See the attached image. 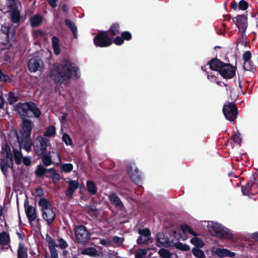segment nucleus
<instances>
[{
	"instance_id": "obj_1",
	"label": "nucleus",
	"mask_w": 258,
	"mask_h": 258,
	"mask_svg": "<svg viewBox=\"0 0 258 258\" xmlns=\"http://www.w3.org/2000/svg\"><path fill=\"white\" fill-rule=\"evenodd\" d=\"M15 108L23 118L20 135L17 136L18 141L21 148H23L27 151H29L32 145L30 139L32 130V122L24 118L30 117L31 112L35 117H38L40 115V111L33 102L19 103L16 106Z\"/></svg>"
},
{
	"instance_id": "obj_2",
	"label": "nucleus",
	"mask_w": 258,
	"mask_h": 258,
	"mask_svg": "<svg viewBox=\"0 0 258 258\" xmlns=\"http://www.w3.org/2000/svg\"><path fill=\"white\" fill-rule=\"evenodd\" d=\"M51 77L57 84H61L70 78L79 76L78 69L76 65L69 60H64L51 70Z\"/></svg>"
},
{
	"instance_id": "obj_3",
	"label": "nucleus",
	"mask_w": 258,
	"mask_h": 258,
	"mask_svg": "<svg viewBox=\"0 0 258 258\" xmlns=\"http://www.w3.org/2000/svg\"><path fill=\"white\" fill-rule=\"evenodd\" d=\"M173 234V238H168L162 232H159L157 234V245L169 248V251L163 248L159 250V254L163 258H177V255L175 253L177 251V239L176 237V232H174Z\"/></svg>"
},
{
	"instance_id": "obj_4",
	"label": "nucleus",
	"mask_w": 258,
	"mask_h": 258,
	"mask_svg": "<svg viewBox=\"0 0 258 258\" xmlns=\"http://www.w3.org/2000/svg\"><path fill=\"white\" fill-rule=\"evenodd\" d=\"M207 226L209 232L214 236L228 240L231 239L233 237L230 230L219 223L208 221Z\"/></svg>"
},
{
	"instance_id": "obj_5",
	"label": "nucleus",
	"mask_w": 258,
	"mask_h": 258,
	"mask_svg": "<svg viewBox=\"0 0 258 258\" xmlns=\"http://www.w3.org/2000/svg\"><path fill=\"white\" fill-rule=\"evenodd\" d=\"M180 231L182 234L180 233V236L178 235V239L183 240H186L187 238V234H189L195 237L190 240L191 244L195 246V247L202 248L204 246V242L197 236L200 234L194 231L189 226L186 225H182L180 226Z\"/></svg>"
},
{
	"instance_id": "obj_6",
	"label": "nucleus",
	"mask_w": 258,
	"mask_h": 258,
	"mask_svg": "<svg viewBox=\"0 0 258 258\" xmlns=\"http://www.w3.org/2000/svg\"><path fill=\"white\" fill-rule=\"evenodd\" d=\"M38 205L41 208L42 217L47 223H51L55 217V212L51 204L45 199H40Z\"/></svg>"
},
{
	"instance_id": "obj_7",
	"label": "nucleus",
	"mask_w": 258,
	"mask_h": 258,
	"mask_svg": "<svg viewBox=\"0 0 258 258\" xmlns=\"http://www.w3.org/2000/svg\"><path fill=\"white\" fill-rule=\"evenodd\" d=\"M223 112L225 118L231 122H233L237 118L238 111L233 103H226L223 106Z\"/></svg>"
},
{
	"instance_id": "obj_8",
	"label": "nucleus",
	"mask_w": 258,
	"mask_h": 258,
	"mask_svg": "<svg viewBox=\"0 0 258 258\" xmlns=\"http://www.w3.org/2000/svg\"><path fill=\"white\" fill-rule=\"evenodd\" d=\"M94 42L97 46L107 47L111 43V38L109 36V32H101L94 38Z\"/></svg>"
},
{
	"instance_id": "obj_9",
	"label": "nucleus",
	"mask_w": 258,
	"mask_h": 258,
	"mask_svg": "<svg viewBox=\"0 0 258 258\" xmlns=\"http://www.w3.org/2000/svg\"><path fill=\"white\" fill-rule=\"evenodd\" d=\"M76 238L77 240L81 243H86L89 239V233L85 227L79 225L75 228Z\"/></svg>"
},
{
	"instance_id": "obj_10",
	"label": "nucleus",
	"mask_w": 258,
	"mask_h": 258,
	"mask_svg": "<svg viewBox=\"0 0 258 258\" xmlns=\"http://www.w3.org/2000/svg\"><path fill=\"white\" fill-rule=\"evenodd\" d=\"M233 21L238 29L239 32L242 34V37L244 36L247 27V18L245 15H238L233 18Z\"/></svg>"
},
{
	"instance_id": "obj_11",
	"label": "nucleus",
	"mask_w": 258,
	"mask_h": 258,
	"mask_svg": "<svg viewBox=\"0 0 258 258\" xmlns=\"http://www.w3.org/2000/svg\"><path fill=\"white\" fill-rule=\"evenodd\" d=\"M4 153L6 155V161H2L0 165L2 171L5 173L7 171L8 168H12L13 166L12 155L11 149L8 146H5Z\"/></svg>"
},
{
	"instance_id": "obj_12",
	"label": "nucleus",
	"mask_w": 258,
	"mask_h": 258,
	"mask_svg": "<svg viewBox=\"0 0 258 258\" xmlns=\"http://www.w3.org/2000/svg\"><path fill=\"white\" fill-rule=\"evenodd\" d=\"M235 67L228 63H224L219 74L224 79H229L235 75Z\"/></svg>"
},
{
	"instance_id": "obj_13",
	"label": "nucleus",
	"mask_w": 258,
	"mask_h": 258,
	"mask_svg": "<svg viewBox=\"0 0 258 258\" xmlns=\"http://www.w3.org/2000/svg\"><path fill=\"white\" fill-rule=\"evenodd\" d=\"M224 63L218 59L213 58L211 59L207 65L202 67V69L203 71H207L209 67L210 70L219 73Z\"/></svg>"
},
{
	"instance_id": "obj_14",
	"label": "nucleus",
	"mask_w": 258,
	"mask_h": 258,
	"mask_svg": "<svg viewBox=\"0 0 258 258\" xmlns=\"http://www.w3.org/2000/svg\"><path fill=\"white\" fill-rule=\"evenodd\" d=\"M212 251L219 257L226 256L234 257L236 255L235 252L231 251L228 249L220 247H213L212 249Z\"/></svg>"
},
{
	"instance_id": "obj_15",
	"label": "nucleus",
	"mask_w": 258,
	"mask_h": 258,
	"mask_svg": "<svg viewBox=\"0 0 258 258\" xmlns=\"http://www.w3.org/2000/svg\"><path fill=\"white\" fill-rule=\"evenodd\" d=\"M140 236L137 239L139 244H148L151 242V233L148 229H143L139 230Z\"/></svg>"
},
{
	"instance_id": "obj_16",
	"label": "nucleus",
	"mask_w": 258,
	"mask_h": 258,
	"mask_svg": "<svg viewBox=\"0 0 258 258\" xmlns=\"http://www.w3.org/2000/svg\"><path fill=\"white\" fill-rule=\"evenodd\" d=\"M28 66L30 71L32 72L40 71L43 68V63L41 60L35 58L30 59Z\"/></svg>"
},
{
	"instance_id": "obj_17",
	"label": "nucleus",
	"mask_w": 258,
	"mask_h": 258,
	"mask_svg": "<svg viewBox=\"0 0 258 258\" xmlns=\"http://www.w3.org/2000/svg\"><path fill=\"white\" fill-rule=\"evenodd\" d=\"M128 174L132 180L136 181L139 178V172L134 164H130L127 167Z\"/></svg>"
},
{
	"instance_id": "obj_18",
	"label": "nucleus",
	"mask_w": 258,
	"mask_h": 258,
	"mask_svg": "<svg viewBox=\"0 0 258 258\" xmlns=\"http://www.w3.org/2000/svg\"><path fill=\"white\" fill-rule=\"evenodd\" d=\"M68 182L69 184V187L66 191V195L68 197H71L79 187V183L76 180H72L71 179H69Z\"/></svg>"
},
{
	"instance_id": "obj_19",
	"label": "nucleus",
	"mask_w": 258,
	"mask_h": 258,
	"mask_svg": "<svg viewBox=\"0 0 258 258\" xmlns=\"http://www.w3.org/2000/svg\"><path fill=\"white\" fill-rule=\"evenodd\" d=\"M109 200L112 205L115 206L116 208L122 209L123 205L118 197L115 194H112L109 196Z\"/></svg>"
},
{
	"instance_id": "obj_20",
	"label": "nucleus",
	"mask_w": 258,
	"mask_h": 258,
	"mask_svg": "<svg viewBox=\"0 0 258 258\" xmlns=\"http://www.w3.org/2000/svg\"><path fill=\"white\" fill-rule=\"evenodd\" d=\"M80 253L83 255H87L94 258L99 256V254L96 249L92 247H88L82 249L80 252Z\"/></svg>"
},
{
	"instance_id": "obj_21",
	"label": "nucleus",
	"mask_w": 258,
	"mask_h": 258,
	"mask_svg": "<svg viewBox=\"0 0 258 258\" xmlns=\"http://www.w3.org/2000/svg\"><path fill=\"white\" fill-rule=\"evenodd\" d=\"M25 211L29 221H33L36 218L35 209L31 206H25Z\"/></svg>"
},
{
	"instance_id": "obj_22",
	"label": "nucleus",
	"mask_w": 258,
	"mask_h": 258,
	"mask_svg": "<svg viewBox=\"0 0 258 258\" xmlns=\"http://www.w3.org/2000/svg\"><path fill=\"white\" fill-rule=\"evenodd\" d=\"M38 139L40 143L39 147V151L41 152V154H43L46 153L47 147L49 145V140L42 137H39Z\"/></svg>"
},
{
	"instance_id": "obj_23",
	"label": "nucleus",
	"mask_w": 258,
	"mask_h": 258,
	"mask_svg": "<svg viewBox=\"0 0 258 258\" xmlns=\"http://www.w3.org/2000/svg\"><path fill=\"white\" fill-rule=\"evenodd\" d=\"M65 23L71 29L74 36V38L76 39L77 38V29L74 23L69 19L66 20Z\"/></svg>"
},
{
	"instance_id": "obj_24",
	"label": "nucleus",
	"mask_w": 258,
	"mask_h": 258,
	"mask_svg": "<svg viewBox=\"0 0 258 258\" xmlns=\"http://www.w3.org/2000/svg\"><path fill=\"white\" fill-rule=\"evenodd\" d=\"M18 258H26L27 256V250L24 248L23 243H20L18 249Z\"/></svg>"
},
{
	"instance_id": "obj_25",
	"label": "nucleus",
	"mask_w": 258,
	"mask_h": 258,
	"mask_svg": "<svg viewBox=\"0 0 258 258\" xmlns=\"http://www.w3.org/2000/svg\"><path fill=\"white\" fill-rule=\"evenodd\" d=\"M30 22L33 27L37 26L41 23L42 17L39 15L34 16L30 18Z\"/></svg>"
},
{
	"instance_id": "obj_26",
	"label": "nucleus",
	"mask_w": 258,
	"mask_h": 258,
	"mask_svg": "<svg viewBox=\"0 0 258 258\" xmlns=\"http://www.w3.org/2000/svg\"><path fill=\"white\" fill-rule=\"evenodd\" d=\"M201 248L193 247L191 252L193 255L198 258H205L206 255L204 251L200 249Z\"/></svg>"
},
{
	"instance_id": "obj_27",
	"label": "nucleus",
	"mask_w": 258,
	"mask_h": 258,
	"mask_svg": "<svg viewBox=\"0 0 258 258\" xmlns=\"http://www.w3.org/2000/svg\"><path fill=\"white\" fill-rule=\"evenodd\" d=\"M52 44L54 53L58 54L60 52V48L58 44V40L56 37L54 36L52 38Z\"/></svg>"
},
{
	"instance_id": "obj_28",
	"label": "nucleus",
	"mask_w": 258,
	"mask_h": 258,
	"mask_svg": "<svg viewBox=\"0 0 258 258\" xmlns=\"http://www.w3.org/2000/svg\"><path fill=\"white\" fill-rule=\"evenodd\" d=\"M55 127L52 125H50L47 128L44 135L48 137H53L55 136Z\"/></svg>"
},
{
	"instance_id": "obj_29",
	"label": "nucleus",
	"mask_w": 258,
	"mask_h": 258,
	"mask_svg": "<svg viewBox=\"0 0 258 258\" xmlns=\"http://www.w3.org/2000/svg\"><path fill=\"white\" fill-rule=\"evenodd\" d=\"M13 152L15 162L18 164H20L22 162V154L20 152V150H18L14 149Z\"/></svg>"
},
{
	"instance_id": "obj_30",
	"label": "nucleus",
	"mask_w": 258,
	"mask_h": 258,
	"mask_svg": "<svg viewBox=\"0 0 258 258\" xmlns=\"http://www.w3.org/2000/svg\"><path fill=\"white\" fill-rule=\"evenodd\" d=\"M87 188L88 191L92 194H95L97 191V188L95 184L91 181L87 182Z\"/></svg>"
},
{
	"instance_id": "obj_31",
	"label": "nucleus",
	"mask_w": 258,
	"mask_h": 258,
	"mask_svg": "<svg viewBox=\"0 0 258 258\" xmlns=\"http://www.w3.org/2000/svg\"><path fill=\"white\" fill-rule=\"evenodd\" d=\"M254 181L253 180H251L249 182H248L247 184H246L244 186L242 187V192L244 195H248L250 192V188L254 184Z\"/></svg>"
},
{
	"instance_id": "obj_32",
	"label": "nucleus",
	"mask_w": 258,
	"mask_h": 258,
	"mask_svg": "<svg viewBox=\"0 0 258 258\" xmlns=\"http://www.w3.org/2000/svg\"><path fill=\"white\" fill-rule=\"evenodd\" d=\"M9 242V235L5 232L0 234V243L7 245Z\"/></svg>"
},
{
	"instance_id": "obj_33",
	"label": "nucleus",
	"mask_w": 258,
	"mask_h": 258,
	"mask_svg": "<svg viewBox=\"0 0 258 258\" xmlns=\"http://www.w3.org/2000/svg\"><path fill=\"white\" fill-rule=\"evenodd\" d=\"M20 18V13L19 11L15 10L12 12L11 19L14 23H18Z\"/></svg>"
},
{
	"instance_id": "obj_34",
	"label": "nucleus",
	"mask_w": 258,
	"mask_h": 258,
	"mask_svg": "<svg viewBox=\"0 0 258 258\" xmlns=\"http://www.w3.org/2000/svg\"><path fill=\"white\" fill-rule=\"evenodd\" d=\"M42 161L43 163L45 166H47L51 165L52 163V161H51V158L49 157V156L46 154V153L43 154H42Z\"/></svg>"
},
{
	"instance_id": "obj_35",
	"label": "nucleus",
	"mask_w": 258,
	"mask_h": 258,
	"mask_svg": "<svg viewBox=\"0 0 258 258\" xmlns=\"http://www.w3.org/2000/svg\"><path fill=\"white\" fill-rule=\"evenodd\" d=\"M244 68L246 71H253L255 70V67L251 62V60L244 62Z\"/></svg>"
},
{
	"instance_id": "obj_36",
	"label": "nucleus",
	"mask_w": 258,
	"mask_h": 258,
	"mask_svg": "<svg viewBox=\"0 0 258 258\" xmlns=\"http://www.w3.org/2000/svg\"><path fill=\"white\" fill-rule=\"evenodd\" d=\"M207 73V78L208 79L212 82H216L218 84H219V82H217L216 77L215 76V75H218V72H216L214 73H212L207 71H205Z\"/></svg>"
},
{
	"instance_id": "obj_37",
	"label": "nucleus",
	"mask_w": 258,
	"mask_h": 258,
	"mask_svg": "<svg viewBox=\"0 0 258 258\" xmlns=\"http://www.w3.org/2000/svg\"><path fill=\"white\" fill-rule=\"evenodd\" d=\"M147 251L145 249H139L135 253V258H146Z\"/></svg>"
},
{
	"instance_id": "obj_38",
	"label": "nucleus",
	"mask_w": 258,
	"mask_h": 258,
	"mask_svg": "<svg viewBox=\"0 0 258 258\" xmlns=\"http://www.w3.org/2000/svg\"><path fill=\"white\" fill-rule=\"evenodd\" d=\"M73 166L71 163L64 164L61 167V170L65 172H71L73 170Z\"/></svg>"
},
{
	"instance_id": "obj_39",
	"label": "nucleus",
	"mask_w": 258,
	"mask_h": 258,
	"mask_svg": "<svg viewBox=\"0 0 258 258\" xmlns=\"http://www.w3.org/2000/svg\"><path fill=\"white\" fill-rule=\"evenodd\" d=\"M110 32L111 34H109V36L111 38L113 35L119 32V26L117 24H114L110 28Z\"/></svg>"
},
{
	"instance_id": "obj_40",
	"label": "nucleus",
	"mask_w": 258,
	"mask_h": 258,
	"mask_svg": "<svg viewBox=\"0 0 258 258\" xmlns=\"http://www.w3.org/2000/svg\"><path fill=\"white\" fill-rule=\"evenodd\" d=\"M62 139L67 145H71L72 144V140L67 134L63 135Z\"/></svg>"
},
{
	"instance_id": "obj_41",
	"label": "nucleus",
	"mask_w": 258,
	"mask_h": 258,
	"mask_svg": "<svg viewBox=\"0 0 258 258\" xmlns=\"http://www.w3.org/2000/svg\"><path fill=\"white\" fill-rule=\"evenodd\" d=\"M113 243L117 246L121 245L123 241V239L118 236H114L112 238Z\"/></svg>"
},
{
	"instance_id": "obj_42",
	"label": "nucleus",
	"mask_w": 258,
	"mask_h": 258,
	"mask_svg": "<svg viewBox=\"0 0 258 258\" xmlns=\"http://www.w3.org/2000/svg\"><path fill=\"white\" fill-rule=\"evenodd\" d=\"M248 8V3L244 0H241L238 4V9L244 11Z\"/></svg>"
},
{
	"instance_id": "obj_43",
	"label": "nucleus",
	"mask_w": 258,
	"mask_h": 258,
	"mask_svg": "<svg viewBox=\"0 0 258 258\" xmlns=\"http://www.w3.org/2000/svg\"><path fill=\"white\" fill-rule=\"evenodd\" d=\"M8 100L10 104L14 103L16 100L17 98L15 95L13 93H9L8 95Z\"/></svg>"
},
{
	"instance_id": "obj_44",
	"label": "nucleus",
	"mask_w": 258,
	"mask_h": 258,
	"mask_svg": "<svg viewBox=\"0 0 258 258\" xmlns=\"http://www.w3.org/2000/svg\"><path fill=\"white\" fill-rule=\"evenodd\" d=\"M233 141L237 144H240L241 141V135L239 133H236L233 136Z\"/></svg>"
},
{
	"instance_id": "obj_45",
	"label": "nucleus",
	"mask_w": 258,
	"mask_h": 258,
	"mask_svg": "<svg viewBox=\"0 0 258 258\" xmlns=\"http://www.w3.org/2000/svg\"><path fill=\"white\" fill-rule=\"evenodd\" d=\"M46 172V169L41 165L38 166L36 170V173L38 175H43Z\"/></svg>"
},
{
	"instance_id": "obj_46",
	"label": "nucleus",
	"mask_w": 258,
	"mask_h": 258,
	"mask_svg": "<svg viewBox=\"0 0 258 258\" xmlns=\"http://www.w3.org/2000/svg\"><path fill=\"white\" fill-rule=\"evenodd\" d=\"M47 241L49 244V249H55V247L56 246L55 241L50 237H47Z\"/></svg>"
},
{
	"instance_id": "obj_47",
	"label": "nucleus",
	"mask_w": 258,
	"mask_h": 258,
	"mask_svg": "<svg viewBox=\"0 0 258 258\" xmlns=\"http://www.w3.org/2000/svg\"><path fill=\"white\" fill-rule=\"evenodd\" d=\"M56 246L60 247L62 248H64L68 246L67 243L63 239H60L58 240Z\"/></svg>"
},
{
	"instance_id": "obj_48",
	"label": "nucleus",
	"mask_w": 258,
	"mask_h": 258,
	"mask_svg": "<svg viewBox=\"0 0 258 258\" xmlns=\"http://www.w3.org/2000/svg\"><path fill=\"white\" fill-rule=\"evenodd\" d=\"M190 248L189 246L185 244L178 242V249L182 251H187Z\"/></svg>"
},
{
	"instance_id": "obj_49",
	"label": "nucleus",
	"mask_w": 258,
	"mask_h": 258,
	"mask_svg": "<svg viewBox=\"0 0 258 258\" xmlns=\"http://www.w3.org/2000/svg\"><path fill=\"white\" fill-rule=\"evenodd\" d=\"M251 56V53L249 51H245L243 55V58L244 61H250Z\"/></svg>"
},
{
	"instance_id": "obj_50",
	"label": "nucleus",
	"mask_w": 258,
	"mask_h": 258,
	"mask_svg": "<svg viewBox=\"0 0 258 258\" xmlns=\"http://www.w3.org/2000/svg\"><path fill=\"white\" fill-rule=\"evenodd\" d=\"M100 243L105 246H109L111 245V242L108 239H100Z\"/></svg>"
},
{
	"instance_id": "obj_51",
	"label": "nucleus",
	"mask_w": 258,
	"mask_h": 258,
	"mask_svg": "<svg viewBox=\"0 0 258 258\" xmlns=\"http://www.w3.org/2000/svg\"><path fill=\"white\" fill-rule=\"evenodd\" d=\"M122 37L125 40H130L131 38V34L127 31L123 32L121 34Z\"/></svg>"
},
{
	"instance_id": "obj_52",
	"label": "nucleus",
	"mask_w": 258,
	"mask_h": 258,
	"mask_svg": "<svg viewBox=\"0 0 258 258\" xmlns=\"http://www.w3.org/2000/svg\"><path fill=\"white\" fill-rule=\"evenodd\" d=\"M9 80V77L4 74L0 70V80L3 81L7 82Z\"/></svg>"
},
{
	"instance_id": "obj_53",
	"label": "nucleus",
	"mask_w": 258,
	"mask_h": 258,
	"mask_svg": "<svg viewBox=\"0 0 258 258\" xmlns=\"http://www.w3.org/2000/svg\"><path fill=\"white\" fill-rule=\"evenodd\" d=\"M51 253V257L50 258H58V254L55 249H52L50 250ZM46 258H48L47 256H46Z\"/></svg>"
},
{
	"instance_id": "obj_54",
	"label": "nucleus",
	"mask_w": 258,
	"mask_h": 258,
	"mask_svg": "<svg viewBox=\"0 0 258 258\" xmlns=\"http://www.w3.org/2000/svg\"><path fill=\"white\" fill-rule=\"evenodd\" d=\"M114 43L117 45H120L123 43V40L120 37H116L114 40Z\"/></svg>"
},
{
	"instance_id": "obj_55",
	"label": "nucleus",
	"mask_w": 258,
	"mask_h": 258,
	"mask_svg": "<svg viewBox=\"0 0 258 258\" xmlns=\"http://www.w3.org/2000/svg\"><path fill=\"white\" fill-rule=\"evenodd\" d=\"M23 162L25 165L28 166L30 165L31 163L30 159L29 157H24L23 159Z\"/></svg>"
},
{
	"instance_id": "obj_56",
	"label": "nucleus",
	"mask_w": 258,
	"mask_h": 258,
	"mask_svg": "<svg viewBox=\"0 0 258 258\" xmlns=\"http://www.w3.org/2000/svg\"><path fill=\"white\" fill-rule=\"evenodd\" d=\"M251 237L252 239L258 241V232L251 234Z\"/></svg>"
},
{
	"instance_id": "obj_57",
	"label": "nucleus",
	"mask_w": 258,
	"mask_h": 258,
	"mask_svg": "<svg viewBox=\"0 0 258 258\" xmlns=\"http://www.w3.org/2000/svg\"><path fill=\"white\" fill-rule=\"evenodd\" d=\"M47 1L51 7H55L56 6V0H47Z\"/></svg>"
},
{
	"instance_id": "obj_58",
	"label": "nucleus",
	"mask_w": 258,
	"mask_h": 258,
	"mask_svg": "<svg viewBox=\"0 0 258 258\" xmlns=\"http://www.w3.org/2000/svg\"><path fill=\"white\" fill-rule=\"evenodd\" d=\"M237 7H238V5L236 2H233L231 3V7L232 9L235 10Z\"/></svg>"
},
{
	"instance_id": "obj_59",
	"label": "nucleus",
	"mask_w": 258,
	"mask_h": 258,
	"mask_svg": "<svg viewBox=\"0 0 258 258\" xmlns=\"http://www.w3.org/2000/svg\"><path fill=\"white\" fill-rule=\"evenodd\" d=\"M4 104V99H3V97H2V95H0V108L3 107Z\"/></svg>"
},
{
	"instance_id": "obj_60",
	"label": "nucleus",
	"mask_w": 258,
	"mask_h": 258,
	"mask_svg": "<svg viewBox=\"0 0 258 258\" xmlns=\"http://www.w3.org/2000/svg\"><path fill=\"white\" fill-rule=\"evenodd\" d=\"M56 156H57V157L58 158V162L56 164L57 165H59L60 163V157L59 155L58 154H57V153L56 154Z\"/></svg>"
},
{
	"instance_id": "obj_61",
	"label": "nucleus",
	"mask_w": 258,
	"mask_h": 258,
	"mask_svg": "<svg viewBox=\"0 0 258 258\" xmlns=\"http://www.w3.org/2000/svg\"><path fill=\"white\" fill-rule=\"evenodd\" d=\"M62 10L66 12L67 10V7L66 5H63L62 8Z\"/></svg>"
},
{
	"instance_id": "obj_62",
	"label": "nucleus",
	"mask_w": 258,
	"mask_h": 258,
	"mask_svg": "<svg viewBox=\"0 0 258 258\" xmlns=\"http://www.w3.org/2000/svg\"><path fill=\"white\" fill-rule=\"evenodd\" d=\"M64 119H65V116H62V120H64Z\"/></svg>"
},
{
	"instance_id": "obj_63",
	"label": "nucleus",
	"mask_w": 258,
	"mask_h": 258,
	"mask_svg": "<svg viewBox=\"0 0 258 258\" xmlns=\"http://www.w3.org/2000/svg\"><path fill=\"white\" fill-rule=\"evenodd\" d=\"M39 33H40V35H42V33H43V32H41V31L39 32Z\"/></svg>"
}]
</instances>
